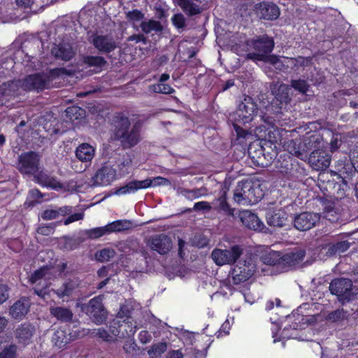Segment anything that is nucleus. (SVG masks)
<instances>
[{"label": "nucleus", "instance_id": "nucleus-1", "mask_svg": "<svg viewBox=\"0 0 358 358\" xmlns=\"http://www.w3.org/2000/svg\"><path fill=\"white\" fill-rule=\"evenodd\" d=\"M263 196L260 185L250 180L240 181L234 191V200L242 205L257 203Z\"/></svg>", "mask_w": 358, "mask_h": 358}, {"label": "nucleus", "instance_id": "nucleus-2", "mask_svg": "<svg viewBox=\"0 0 358 358\" xmlns=\"http://www.w3.org/2000/svg\"><path fill=\"white\" fill-rule=\"evenodd\" d=\"M329 289L342 304L355 300L358 294V289L354 287L352 281L345 278H334L330 282Z\"/></svg>", "mask_w": 358, "mask_h": 358}, {"label": "nucleus", "instance_id": "nucleus-3", "mask_svg": "<svg viewBox=\"0 0 358 358\" xmlns=\"http://www.w3.org/2000/svg\"><path fill=\"white\" fill-rule=\"evenodd\" d=\"M265 142L262 145L260 142H254L248 147V155L255 166L267 167L271 165L276 157V152Z\"/></svg>", "mask_w": 358, "mask_h": 358}, {"label": "nucleus", "instance_id": "nucleus-4", "mask_svg": "<svg viewBox=\"0 0 358 358\" xmlns=\"http://www.w3.org/2000/svg\"><path fill=\"white\" fill-rule=\"evenodd\" d=\"M257 255L247 254L243 261H240L231 271L232 281L238 285L250 279L257 270Z\"/></svg>", "mask_w": 358, "mask_h": 358}, {"label": "nucleus", "instance_id": "nucleus-5", "mask_svg": "<svg viewBox=\"0 0 358 358\" xmlns=\"http://www.w3.org/2000/svg\"><path fill=\"white\" fill-rule=\"evenodd\" d=\"M103 295L96 296L90 299L88 303H78L77 307L88 315L94 323L101 324L108 318V311L103 303Z\"/></svg>", "mask_w": 358, "mask_h": 358}, {"label": "nucleus", "instance_id": "nucleus-6", "mask_svg": "<svg viewBox=\"0 0 358 358\" xmlns=\"http://www.w3.org/2000/svg\"><path fill=\"white\" fill-rule=\"evenodd\" d=\"M57 76V69H52L46 73L31 74L22 80V87L26 91H43L52 87V80Z\"/></svg>", "mask_w": 358, "mask_h": 358}, {"label": "nucleus", "instance_id": "nucleus-7", "mask_svg": "<svg viewBox=\"0 0 358 358\" xmlns=\"http://www.w3.org/2000/svg\"><path fill=\"white\" fill-rule=\"evenodd\" d=\"M257 103L251 96L244 95L234 115V121L250 123L257 115Z\"/></svg>", "mask_w": 358, "mask_h": 358}, {"label": "nucleus", "instance_id": "nucleus-8", "mask_svg": "<svg viewBox=\"0 0 358 358\" xmlns=\"http://www.w3.org/2000/svg\"><path fill=\"white\" fill-rule=\"evenodd\" d=\"M243 248L239 245H234L228 249L215 248L211 252V258L217 266L233 264L243 255Z\"/></svg>", "mask_w": 358, "mask_h": 358}, {"label": "nucleus", "instance_id": "nucleus-9", "mask_svg": "<svg viewBox=\"0 0 358 358\" xmlns=\"http://www.w3.org/2000/svg\"><path fill=\"white\" fill-rule=\"evenodd\" d=\"M170 183L169 180L165 178L158 176L153 179L147 178L144 180H132L127 183L124 186L117 189L114 194H124L127 193L134 192L140 189H145L151 186L165 185Z\"/></svg>", "mask_w": 358, "mask_h": 358}, {"label": "nucleus", "instance_id": "nucleus-10", "mask_svg": "<svg viewBox=\"0 0 358 358\" xmlns=\"http://www.w3.org/2000/svg\"><path fill=\"white\" fill-rule=\"evenodd\" d=\"M116 169L110 162L101 164L92 178L91 187L107 186L116 179Z\"/></svg>", "mask_w": 358, "mask_h": 358}, {"label": "nucleus", "instance_id": "nucleus-11", "mask_svg": "<svg viewBox=\"0 0 358 358\" xmlns=\"http://www.w3.org/2000/svg\"><path fill=\"white\" fill-rule=\"evenodd\" d=\"M39 155L33 151L21 154L18 157L17 169L25 175H36L39 169Z\"/></svg>", "mask_w": 358, "mask_h": 358}, {"label": "nucleus", "instance_id": "nucleus-12", "mask_svg": "<svg viewBox=\"0 0 358 358\" xmlns=\"http://www.w3.org/2000/svg\"><path fill=\"white\" fill-rule=\"evenodd\" d=\"M88 41L101 54L108 55L118 46L115 38L108 34L102 35L93 33L89 36Z\"/></svg>", "mask_w": 358, "mask_h": 358}, {"label": "nucleus", "instance_id": "nucleus-13", "mask_svg": "<svg viewBox=\"0 0 358 358\" xmlns=\"http://www.w3.org/2000/svg\"><path fill=\"white\" fill-rule=\"evenodd\" d=\"M321 215L313 212H302L296 214L292 220L294 227L299 231H306L314 227L320 220Z\"/></svg>", "mask_w": 358, "mask_h": 358}, {"label": "nucleus", "instance_id": "nucleus-14", "mask_svg": "<svg viewBox=\"0 0 358 358\" xmlns=\"http://www.w3.org/2000/svg\"><path fill=\"white\" fill-rule=\"evenodd\" d=\"M253 48L257 53H249L248 57L259 61L260 55L268 57V54L271 53L274 47V41L273 38L266 35L258 36L257 39L252 42Z\"/></svg>", "mask_w": 358, "mask_h": 358}, {"label": "nucleus", "instance_id": "nucleus-15", "mask_svg": "<svg viewBox=\"0 0 358 358\" xmlns=\"http://www.w3.org/2000/svg\"><path fill=\"white\" fill-rule=\"evenodd\" d=\"M254 10L259 19L268 21L275 20L280 15L279 7L275 3L270 1L256 3L254 6Z\"/></svg>", "mask_w": 358, "mask_h": 358}, {"label": "nucleus", "instance_id": "nucleus-16", "mask_svg": "<svg viewBox=\"0 0 358 358\" xmlns=\"http://www.w3.org/2000/svg\"><path fill=\"white\" fill-rule=\"evenodd\" d=\"M141 126L136 122L127 129L125 134H123V136H120L116 141L120 143V145L124 150L130 149L141 141Z\"/></svg>", "mask_w": 358, "mask_h": 358}, {"label": "nucleus", "instance_id": "nucleus-17", "mask_svg": "<svg viewBox=\"0 0 358 358\" xmlns=\"http://www.w3.org/2000/svg\"><path fill=\"white\" fill-rule=\"evenodd\" d=\"M36 331V328L34 324L29 322H25L16 327L14 335L19 344L27 345L31 343Z\"/></svg>", "mask_w": 358, "mask_h": 358}, {"label": "nucleus", "instance_id": "nucleus-18", "mask_svg": "<svg viewBox=\"0 0 358 358\" xmlns=\"http://www.w3.org/2000/svg\"><path fill=\"white\" fill-rule=\"evenodd\" d=\"M131 122L128 117L123 113H116L111 120L112 138L116 141L130 129Z\"/></svg>", "mask_w": 358, "mask_h": 358}, {"label": "nucleus", "instance_id": "nucleus-19", "mask_svg": "<svg viewBox=\"0 0 358 358\" xmlns=\"http://www.w3.org/2000/svg\"><path fill=\"white\" fill-rule=\"evenodd\" d=\"M310 165L315 170H324L329 167L331 157L324 150H314L308 155L307 158Z\"/></svg>", "mask_w": 358, "mask_h": 358}, {"label": "nucleus", "instance_id": "nucleus-20", "mask_svg": "<svg viewBox=\"0 0 358 358\" xmlns=\"http://www.w3.org/2000/svg\"><path fill=\"white\" fill-rule=\"evenodd\" d=\"M289 214L282 209L269 210L266 214L268 225L277 228L286 227L289 222Z\"/></svg>", "mask_w": 358, "mask_h": 358}, {"label": "nucleus", "instance_id": "nucleus-21", "mask_svg": "<svg viewBox=\"0 0 358 358\" xmlns=\"http://www.w3.org/2000/svg\"><path fill=\"white\" fill-rule=\"evenodd\" d=\"M51 54L57 59L68 62L75 57L76 49L71 43L63 42L55 45L51 49Z\"/></svg>", "mask_w": 358, "mask_h": 358}, {"label": "nucleus", "instance_id": "nucleus-22", "mask_svg": "<svg viewBox=\"0 0 358 358\" xmlns=\"http://www.w3.org/2000/svg\"><path fill=\"white\" fill-rule=\"evenodd\" d=\"M150 246L152 250L157 251L160 255H164L171 250L172 241L164 234H157L151 238Z\"/></svg>", "mask_w": 358, "mask_h": 358}, {"label": "nucleus", "instance_id": "nucleus-23", "mask_svg": "<svg viewBox=\"0 0 358 358\" xmlns=\"http://www.w3.org/2000/svg\"><path fill=\"white\" fill-rule=\"evenodd\" d=\"M306 256V250L302 248H294L289 252L282 255V267L286 271L293 268L303 261Z\"/></svg>", "mask_w": 358, "mask_h": 358}, {"label": "nucleus", "instance_id": "nucleus-24", "mask_svg": "<svg viewBox=\"0 0 358 358\" xmlns=\"http://www.w3.org/2000/svg\"><path fill=\"white\" fill-rule=\"evenodd\" d=\"M31 306L29 299L22 297L10 308V315L15 320H22L29 313Z\"/></svg>", "mask_w": 358, "mask_h": 358}, {"label": "nucleus", "instance_id": "nucleus-25", "mask_svg": "<svg viewBox=\"0 0 358 358\" xmlns=\"http://www.w3.org/2000/svg\"><path fill=\"white\" fill-rule=\"evenodd\" d=\"M243 224L250 229L262 231L264 228L257 215L250 210H243L239 214Z\"/></svg>", "mask_w": 358, "mask_h": 358}, {"label": "nucleus", "instance_id": "nucleus-26", "mask_svg": "<svg viewBox=\"0 0 358 358\" xmlns=\"http://www.w3.org/2000/svg\"><path fill=\"white\" fill-rule=\"evenodd\" d=\"M271 90L275 101H279L281 103L288 105L292 101V98L289 96L290 87L284 83H281L277 87V84L272 83L271 84Z\"/></svg>", "mask_w": 358, "mask_h": 358}, {"label": "nucleus", "instance_id": "nucleus-27", "mask_svg": "<svg viewBox=\"0 0 358 358\" xmlns=\"http://www.w3.org/2000/svg\"><path fill=\"white\" fill-rule=\"evenodd\" d=\"M357 169L353 164L348 163L339 170V176L344 185L351 184L353 185L358 180Z\"/></svg>", "mask_w": 358, "mask_h": 358}, {"label": "nucleus", "instance_id": "nucleus-28", "mask_svg": "<svg viewBox=\"0 0 358 358\" xmlns=\"http://www.w3.org/2000/svg\"><path fill=\"white\" fill-rule=\"evenodd\" d=\"M36 182L43 187H46L52 189H58L63 188V185L57 180L54 176L48 173L40 171L34 175Z\"/></svg>", "mask_w": 358, "mask_h": 358}, {"label": "nucleus", "instance_id": "nucleus-29", "mask_svg": "<svg viewBox=\"0 0 358 358\" xmlns=\"http://www.w3.org/2000/svg\"><path fill=\"white\" fill-rule=\"evenodd\" d=\"M259 61H264L271 64L275 70L278 71H286L289 68V57H282L277 55H270L268 57L260 55Z\"/></svg>", "mask_w": 358, "mask_h": 358}, {"label": "nucleus", "instance_id": "nucleus-30", "mask_svg": "<svg viewBox=\"0 0 358 358\" xmlns=\"http://www.w3.org/2000/svg\"><path fill=\"white\" fill-rule=\"evenodd\" d=\"M351 245L348 241H339L327 244L323 248L326 250L325 255L328 257H336L347 251Z\"/></svg>", "mask_w": 358, "mask_h": 358}, {"label": "nucleus", "instance_id": "nucleus-31", "mask_svg": "<svg viewBox=\"0 0 358 358\" xmlns=\"http://www.w3.org/2000/svg\"><path fill=\"white\" fill-rule=\"evenodd\" d=\"M287 150L301 160H307V150L301 138L292 139L287 142Z\"/></svg>", "mask_w": 358, "mask_h": 358}, {"label": "nucleus", "instance_id": "nucleus-32", "mask_svg": "<svg viewBox=\"0 0 358 358\" xmlns=\"http://www.w3.org/2000/svg\"><path fill=\"white\" fill-rule=\"evenodd\" d=\"M212 209L218 213H223L227 215L234 216V208L230 207L227 201V190L223 191L222 194L211 203Z\"/></svg>", "mask_w": 358, "mask_h": 358}, {"label": "nucleus", "instance_id": "nucleus-33", "mask_svg": "<svg viewBox=\"0 0 358 358\" xmlns=\"http://www.w3.org/2000/svg\"><path fill=\"white\" fill-rule=\"evenodd\" d=\"M83 243H84V241L80 231L78 234L75 236L70 237L64 236L62 237L59 239V244L62 249L71 251L77 249Z\"/></svg>", "mask_w": 358, "mask_h": 358}, {"label": "nucleus", "instance_id": "nucleus-34", "mask_svg": "<svg viewBox=\"0 0 358 358\" xmlns=\"http://www.w3.org/2000/svg\"><path fill=\"white\" fill-rule=\"evenodd\" d=\"M305 145L306 150H307V154L312 150H317L321 147L322 136L318 132H313L306 134V135L301 138Z\"/></svg>", "mask_w": 358, "mask_h": 358}, {"label": "nucleus", "instance_id": "nucleus-35", "mask_svg": "<svg viewBox=\"0 0 358 358\" xmlns=\"http://www.w3.org/2000/svg\"><path fill=\"white\" fill-rule=\"evenodd\" d=\"M50 314L62 322H69L72 320L73 313L68 308L62 306H51L49 308Z\"/></svg>", "mask_w": 358, "mask_h": 358}, {"label": "nucleus", "instance_id": "nucleus-36", "mask_svg": "<svg viewBox=\"0 0 358 358\" xmlns=\"http://www.w3.org/2000/svg\"><path fill=\"white\" fill-rule=\"evenodd\" d=\"M95 150L93 146L87 143L78 145L76 150V156L81 162H90L94 157Z\"/></svg>", "mask_w": 358, "mask_h": 358}, {"label": "nucleus", "instance_id": "nucleus-37", "mask_svg": "<svg viewBox=\"0 0 358 358\" xmlns=\"http://www.w3.org/2000/svg\"><path fill=\"white\" fill-rule=\"evenodd\" d=\"M79 286V280L77 278L69 279L64 282L55 292L59 298L71 296L74 290Z\"/></svg>", "mask_w": 358, "mask_h": 358}, {"label": "nucleus", "instance_id": "nucleus-38", "mask_svg": "<svg viewBox=\"0 0 358 358\" xmlns=\"http://www.w3.org/2000/svg\"><path fill=\"white\" fill-rule=\"evenodd\" d=\"M176 192L178 194L182 195L189 200H193L206 195L208 194V189L205 187L194 188L192 189H187L182 187H178L176 188Z\"/></svg>", "mask_w": 358, "mask_h": 358}, {"label": "nucleus", "instance_id": "nucleus-39", "mask_svg": "<svg viewBox=\"0 0 358 358\" xmlns=\"http://www.w3.org/2000/svg\"><path fill=\"white\" fill-rule=\"evenodd\" d=\"M81 62L87 67H93L95 69L101 70L107 64V61L102 56L83 55L80 58Z\"/></svg>", "mask_w": 358, "mask_h": 358}, {"label": "nucleus", "instance_id": "nucleus-40", "mask_svg": "<svg viewBox=\"0 0 358 358\" xmlns=\"http://www.w3.org/2000/svg\"><path fill=\"white\" fill-rule=\"evenodd\" d=\"M22 80H9L0 85V93L4 96H10L15 95L22 87Z\"/></svg>", "mask_w": 358, "mask_h": 358}, {"label": "nucleus", "instance_id": "nucleus-41", "mask_svg": "<svg viewBox=\"0 0 358 358\" xmlns=\"http://www.w3.org/2000/svg\"><path fill=\"white\" fill-rule=\"evenodd\" d=\"M282 254L280 252L270 250L264 252L261 257V261L267 265L282 266Z\"/></svg>", "mask_w": 358, "mask_h": 358}, {"label": "nucleus", "instance_id": "nucleus-42", "mask_svg": "<svg viewBox=\"0 0 358 358\" xmlns=\"http://www.w3.org/2000/svg\"><path fill=\"white\" fill-rule=\"evenodd\" d=\"M178 4L182 10L189 17L199 15L203 10L199 5H197L191 0H179Z\"/></svg>", "mask_w": 358, "mask_h": 358}, {"label": "nucleus", "instance_id": "nucleus-43", "mask_svg": "<svg viewBox=\"0 0 358 358\" xmlns=\"http://www.w3.org/2000/svg\"><path fill=\"white\" fill-rule=\"evenodd\" d=\"M81 236L83 238L84 242L87 239H96L106 234H108V229L107 226L101 227H96L90 229L80 231Z\"/></svg>", "mask_w": 358, "mask_h": 358}, {"label": "nucleus", "instance_id": "nucleus-44", "mask_svg": "<svg viewBox=\"0 0 358 358\" xmlns=\"http://www.w3.org/2000/svg\"><path fill=\"white\" fill-rule=\"evenodd\" d=\"M140 27L142 31L146 34H151L152 32L155 34H161L163 31V26L160 22L148 20L142 21Z\"/></svg>", "mask_w": 358, "mask_h": 358}, {"label": "nucleus", "instance_id": "nucleus-45", "mask_svg": "<svg viewBox=\"0 0 358 358\" xmlns=\"http://www.w3.org/2000/svg\"><path fill=\"white\" fill-rule=\"evenodd\" d=\"M52 342L58 348L65 347L71 342L68 331L62 329H57L52 335Z\"/></svg>", "mask_w": 358, "mask_h": 358}, {"label": "nucleus", "instance_id": "nucleus-46", "mask_svg": "<svg viewBox=\"0 0 358 358\" xmlns=\"http://www.w3.org/2000/svg\"><path fill=\"white\" fill-rule=\"evenodd\" d=\"M245 122H234L233 127L235 131V135L236 136V141L239 144H243L245 143L248 138L251 136V132L249 131L248 128H243L241 125H245Z\"/></svg>", "mask_w": 358, "mask_h": 358}, {"label": "nucleus", "instance_id": "nucleus-47", "mask_svg": "<svg viewBox=\"0 0 358 358\" xmlns=\"http://www.w3.org/2000/svg\"><path fill=\"white\" fill-rule=\"evenodd\" d=\"M65 116L66 121L73 122L76 120L84 118L85 117V110L76 106H69L65 110Z\"/></svg>", "mask_w": 358, "mask_h": 358}, {"label": "nucleus", "instance_id": "nucleus-48", "mask_svg": "<svg viewBox=\"0 0 358 358\" xmlns=\"http://www.w3.org/2000/svg\"><path fill=\"white\" fill-rule=\"evenodd\" d=\"M132 223L129 220H116L111 223L108 224L107 228L108 229L109 234L112 232H119L124 230H128L131 227Z\"/></svg>", "mask_w": 358, "mask_h": 358}, {"label": "nucleus", "instance_id": "nucleus-49", "mask_svg": "<svg viewBox=\"0 0 358 358\" xmlns=\"http://www.w3.org/2000/svg\"><path fill=\"white\" fill-rule=\"evenodd\" d=\"M91 330L89 329L80 328L76 325H74L71 329H69L68 334L70 338V341H73L77 339L82 338L86 335L90 334Z\"/></svg>", "mask_w": 358, "mask_h": 358}, {"label": "nucleus", "instance_id": "nucleus-50", "mask_svg": "<svg viewBox=\"0 0 358 358\" xmlns=\"http://www.w3.org/2000/svg\"><path fill=\"white\" fill-rule=\"evenodd\" d=\"M289 86L290 87V89L293 88L295 91L303 94H306L310 87L307 80L301 78L292 79L290 81V85Z\"/></svg>", "mask_w": 358, "mask_h": 358}, {"label": "nucleus", "instance_id": "nucleus-51", "mask_svg": "<svg viewBox=\"0 0 358 358\" xmlns=\"http://www.w3.org/2000/svg\"><path fill=\"white\" fill-rule=\"evenodd\" d=\"M115 252L112 248H103L95 253V259L99 262H106L115 256Z\"/></svg>", "mask_w": 358, "mask_h": 358}, {"label": "nucleus", "instance_id": "nucleus-52", "mask_svg": "<svg viewBox=\"0 0 358 358\" xmlns=\"http://www.w3.org/2000/svg\"><path fill=\"white\" fill-rule=\"evenodd\" d=\"M290 62L293 63V67L298 69L299 67L306 68L311 66L313 63V57H302L298 56L296 57H289Z\"/></svg>", "mask_w": 358, "mask_h": 358}, {"label": "nucleus", "instance_id": "nucleus-53", "mask_svg": "<svg viewBox=\"0 0 358 358\" xmlns=\"http://www.w3.org/2000/svg\"><path fill=\"white\" fill-rule=\"evenodd\" d=\"M167 350V343L166 342H160L153 344L148 350V354L150 357L160 356Z\"/></svg>", "mask_w": 358, "mask_h": 358}, {"label": "nucleus", "instance_id": "nucleus-54", "mask_svg": "<svg viewBox=\"0 0 358 358\" xmlns=\"http://www.w3.org/2000/svg\"><path fill=\"white\" fill-rule=\"evenodd\" d=\"M150 89L155 93L171 94L174 92V90L171 86L162 83L150 85Z\"/></svg>", "mask_w": 358, "mask_h": 358}, {"label": "nucleus", "instance_id": "nucleus-55", "mask_svg": "<svg viewBox=\"0 0 358 358\" xmlns=\"http://www.w3.org/2000/svg\"><path fill=\"white\" fill-rule=\"evenodd\" d=\"M287 106V105L281 103L279 101H275V99H273L267 110L273 114L279 115L283 114V110L286 108Z\"/></svg>", "mask_w": 358, "mask_h": 358}, {"label": "nucleus", "instance_id": "nucleus-56", "mask_svg": "<svg viewBox=\"0 0 358 358\" xmlns=\"http://www.w3.org/2000/svg\"><path fill=\"white\" fill-rule=\"evenodd\" d=\"M171 21L173 24L178 29L184 30L186 27V19L182 13L175 14L172 18Z\"/></svg>", "mask_w": 358, "mask_h": 358}, {"label": "nucleus", "instance_id": "nucleus-57", "mask_svg": "<svg viewBox=\"0 0 358 358\" xmlns=\"http://www.w3.org/2000/svg\"><path fill=\"white\" fill-rule=\"evenodd\" d=\"M50 270V268L47 266L42 267L34 272L29 278V281L34 284L36 283L38 280L42 279L43 278L45 277L48 274V271Z\"/></svg>", "mask_w": 358, "mask_h": 358}, {"label": "nucleus", "instance_id": "nucleus-58", "mask_svg": "<svg viewBox=\"0 0 358 358\" xmlns=\"http://www.w3.org/2000/svg\"><path fill=\"white\" fill-rule=\"evenodd\" d=\"M212 208L211 204L208 202L199 201L194 203L193 208H187L184 212H192V210L209 212Z\"/></svg>", "mask_w": 358, "mask_h": 358}, {"label": "nucleus", "instance_id": "nucleus-59", "mask_svg": "<svg viewBox=\"0 0 358 358\" xmlns=\"http://www.w3.org/2000/svg\"><path fill=\"white\" fill-rule=\"evenodd\" d=\"M345 313H346L343 309H337L334 311L330 312L327 315V319L333 322L341 321L345 318Z\"/></svg>", "mask_w": 358, "mask_h": 358}, {"label": "nucleus", "instance_id": "nucleus-60", "mask_svg": "<svg viewBox=\"0 0 358 358\" xmlns=\"http://www.w3.org/2000/svg\"><path fill=\"white\" fill-rule=\"evenodd\" d=\"M134 243L128 240L120 242L117 245V250L125 255H129L134 252V248H132Z\"/></svg>", "mask_w": 358, "mask_h": 358}, {"label": "nucleus", "instance_id": "nucleus-61", "mask_svg": "<svg viewBox=\"0 0 358 358\" xmlns=\"http://www.w3.org/2000/svg\"><path fill=\"white\" fill-rule=\"evenodd\" d=\"M16 351L17 346L15 345H10L1 351L0 358H15Z\"/></svg>", "mask_w": 358, "mask_h": 358}, {"label": "nucleus", "instance_id": "nucleus-62", "mask_svg": "<svg viewBox=\"0 0 358 358\" xmlns=\"http://www.w3.org/2000/svg\"><path fill=\"white\" fill-rule=\"evenodd\" d=\"M192 244L199 248H202L208 245V239L202 234H196L192 239Z\"/></svg>", "mask_w": 358, "mask_h": 358}, {"label": "nucleus", "instance_id": "nucleus-63", "mask_svg": "<svg viewBox=\"0 0 358 358\" xmlns=\"http://www.w3.org/2000/svg\"><path fill=\"white\" fill-rule=\"evenodd\" d=\"M123 349L127 354H134L138 350L137 344L134 338H130L124 342Z\"/></svg>", "mask_w": 358, "mask_h": 358}, {"label": "nucleus", "instance_id": "nucleus-64", "mask_svg": "<svg viewBox=\"0 0 358 358\" xmlns=\"http://www.w3.org/2000/svg\"><path fill=\"white\" fill-rule=\"evenodd\" d=\"M55 227V223H51L49 224H43L38 227L37 232L43 236H49L53 233Z\"/></svg>", "mask_w": 358, "mask_h": 358}]
</instances>
